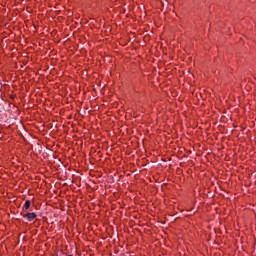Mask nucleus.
I'll use <instances>...</instances> for the list:
<instances>
[{
    "label": "nucleus",
    "mask_w": 256,
    "mask_h": 256,
    "mask_svg": "<svg viewBox=\"0 0 256 256\" xmlns=\"http://www.w3.org/2000/svg\"><path fill=\"white\" fill-rule=\"evenodd\" d=\"M37 217V214L35 212H29L23 215L24 219H27V221H33Z\"/></svg>",
    "instance_id": "1"
},
{
    "label": "nucleus",
    "mask_w": 256,
    "mask_h": 256,
    "mask_svg": "<svg viewBox=\"0 0 256 256\" xmlns=\"http://www.w3.org/2000/svg\"><path fill=\"white\" fill-rule=\"evenodd\" d=\"M30 207H31V200H26L24 204L25 211H29Z\"/></svg>",
    "instance_id": "2"
}]
</instances>
